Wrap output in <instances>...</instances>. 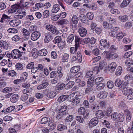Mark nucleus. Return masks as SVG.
Segmentation results:
<instances>
[{"mask_svg":"<svg viewBox=\"0 0 133 133\" xmlns=\"http://www.w3.org/2000/svg\"><path fill=\"white\" fill-rule=\"evenodd\" d=\"M21 23L20 21L17 20H13L11 21L9 24L10 25L13 27L17 26L18 25Z\"/></svg>","mask_w":133,"mask_h":133,"instance_id":"obj_16","label":"nucleus"},{"mask_svg":"<svg viewBox=\"0 0 133 133\" xmlns=\"http://www.w3.org/2000/svg\"><path fill=\"white\" fill-rule=\"evenodd\" d=\"M57 72L58 74V76L60 78H61L63 76V74L62 71V68L61 66L58 67L57 68Z\"/></svg>","mask_w":133,"mask_h":133,"instance_id":"obj_33","label":"nucleus"},{"mask_svg":"<svg viewBox=\"0 0 133 133\" xmlns=\"http://www.w3.org/2000/svg\"><path fill=\"white\" fill-rule=\"evenodd\" d=\"M124 114L122 112L120 113L118 115L117 121L119 122H123L124 120Z\"/></svg>","mask_w":133,"mask_h":133,"instance_id":"obj_35","label":"nucleus"},{"mask_svg":"<svg viewBox=\"0 0 133 133\" xmlns=\"http://www.w3.org/2000/svg\"><path fill=\"white\" fill-rule=\"evenodd\" d=\"M103 80L104 79L102 77H98L95 79V83L96 84H98L101 83H103Z\"/></svg>","mask_w":133,"mask_h":133,"instance_id":"obj_39","label":"nucleus"},{"mask_svg":"<svg viewBox=\"0 0 133 133\" xmlns=\"http://www.w3.org/2000/svg\"><path fill=\"white\" fill-rule=\"evenodd\" d=\"M7 74L9 76L12 77L15 76L16 75V72L13 70H11L8 71Z\"/></svg>","mask_w":133,"mask_h":133,"instance_id":"obj_54","label":"nucleus"},{"mask_svg":"<svg viewBox=\"0 0 133 133\" xmlns=\"http://www.w3.org/2000/svg\"><path fill=\"white\" fill-rule=\"evenodd\" d=\"M109 51H104L102 53V54L104 55L105 54L106 57L108 59H110L112 57V54Z\"/></svg>","mask_w":133,"mask_h":133,"instance_id":"obj_23","label":"nucleus"},{"mask_svg":"<svg viewBox=\"0 0 133 133\" xmlns=\"http://www.w3.org/2000/svg\"><path fill=\"white\" fill-rule=\"evenodd\" d=\"M68 98V95H63L59 97L57 100L59 102H62L67 99Z\"/></svg>","mask_w":133,"mask_h":133,"instance_id":"obj_30","label":"nucleus"},{"mask_svg":"<svg viewBox=\"0 0 133 133\" xmlns=\"http://www.w3.org/2000/svg\"><path fill=\"white\" fill-rule=\"evenodd\" d=\"M74 36L73 34L70 35L67 39V42L68 43H71L74 40Z\"/></svg>","mask_w":133,"mask_h":133,"instance_id":"obj_28","label":"nucleus"},{"mask_svg":"<svg viewBox=\"0 0 133 133\" xmlns=\"http://www.w3.org/2000/svg\"><path fill=\"white\" fill-rule=\"evenodd\" d=\"M117 49V47H116L114 45H112L109 49V51L113 53L116 52Z\"/></svg>","mask_w":133,"mask_h":133,"instance_id":"obj_42","label":"nucleus"},{"mask_svg":"<svg viewBox=\"0 0 133 133\" xmlns=\"http://www.w3.org/2000/svg\"><path fill=\"white\" fill-rule=\"evenodd\" d=\"M97 85L96 87V89L98 90L102 89L104 87L105 84L103 83H101L98 84H96Z\"/></svg>","mask_w":133,"mask_h":133,"instance_id":"obj_31","label":"nucleus"},{"mask_svg":"<svg viewBox=\"0 0 133 133\" xmlns=\"http://www.w3.org/2000/svg\"><path fill=\"white\" fill-rule=\"evenodd\" d=\"M130 0H124L121 4V7L123 8L127 6L130 3Z\"/></svg>","mask_w":133,"mask_h":133,"instance_id":"obj_29","label":"nucleus"},{"mask_svg":"<svg viewBox=\"0 0 133 133\" xmlns=\"http://www.w3.org/2000/svg\"><path fill=\"white\" fill-rule=\"evenodd\" d=\"M81 51H78L77 54V59L79 62H81L82 60V56Z\"/></svg>","mask_w":133,"mask_h":133,"instance_id":"obj_47","label":"nucleus"},{"mask_svg":"<svg viewBox=\"0 0 133 133\" xmlns=\"http://www.w3.org/2000/svg\"><path fill=\"white\" fill-rule=\"evenodd\" d=\"M60 6L59 5L56 4L54 5L51 10L52 12L53 13H56L59 11L60 9Z\"/></svg>","mask_w":133,"mask_h":133,"instance_id":"obj_18","label":"nucleus"},{"mask_svg":"<svg viewBox=\"0 0 133 133\" xmlns=\"http://www.w3.org/2000/svg\"><path fill=\"white\" fill-rule=\"evenodd\" d=\"M16 68L18 70H21L23 69L24 67L23 65L21 63H18L16 65Z\"/></svg>","mask_w":133,"mask_h":133,"instance_id":"obj_41","label":"nucleus"},{"mask_svg":"<svg viewBox=\"0 0 133 133\" xmlns=\"http://www.w3.org/2000/svg\"><path fill=\"white\" fill-rule=\"evenodd\" d=\"M98 119L95 117L92 119L89 123V126L91 127L96 126L98 123Z\"/></svg>","mask_w":133,"mask_h":133,"instance_id":"obj_11","label":"nucleus"},{"mask_svg":"<svg viewBox=\"0 0 133 133\" xmlns=\"http://www.w3.org/2000/svg\"><path fill=\"white\" fill-rule=\"evenodd\" d=\"M97 5L95 3H92L90 4V9L93 10H95L97 9Z\"/></svg>","mask_w":133,"mask_h":133,"instance_id":"obj_52","label":"nucleus"},{"mask_svg":"<svg viewBox=\"0 0 133 133\" xmlns=\"http://www.w3.org/2000/svg\"><path fill=\"white\" fill-rule=\"evenodd\" d=\"M69 55L67 53L64 54L62 56V61L63 62H67L68 61Z\"/></svg>","mask_w":133,"mask_h":133,"instance_id":"obj_32","label":"nucleus"},{"mask_svg":"<svg viewBox=\"0 0 133 133\" xmlns=\"http://www.w3.org/2000/svg\"><path fill=\"white\" fill-rule=\"evenodd\" d=\"M92 52L93 54L96 56H97L100 54L99 50L98 48H96L92 50Z\"/></svg>","mask_w":133,"mask_h":133,"instance_id":"obj_58","label":"nucleus"},{"mask_svg":"<svg viewBox=\"0 0 133 133\" xmlns=\"http://www.w3.org/2000/svg\"><path fill=\"white\" fill-rule=\"evenodd\" d=\"M66 128V127L65 125L63 124H60L58 125L57 129L59 131H62L65 129Z\"/></svg>","mask_w":133,"mask_h":133,"instance_id":"obj_46","label":"nucleus"},{"mask_svg":"<svg viewBox=\"0 0 133 133\" xmlns=\"http://www.w3.org/2000/svg\"><path fill=\"white\" fill-rule=\"evenodd\" d=\"M117 67V64L115 62H112L109 64L108 67V70L109 72H113Z\"/></svg>","mask_w":133,"mask_h":133,"instance_id":"obj_10","label":"nucleus"},{"mask_svg":"<svg viewBox=\"0 0 133 133\" xmlns=\"http://www.w3.org/2000/svg\"><path fill=\"white\" fill-rule=\"evenodd\" d=\"M128 16L127 15L120 16L118 17V19L122 22H124L128 19Z\"/></svg>","mask_w":133,"mask_h":133,"instance_id":"obj_34","label":"nucleus"},{"mask_svg":"<svg viewBox=\"0 0 133 133\" xmlns=\"http://www.w3.org/2000/svg\"><path fill=\"white\" fill-rule=\"evenodd\" d=\"M31 53L33 56H35L36 55H38V50L36 48L33 49L32 50Z\"/></svg>","mask_w":133,"mask_h":133,"instance_id":"obj_53","label":"nucleus"},{"mask_svg":"<svg viewBox=\"0 0 133 133\" xmlns=\"http://www.w3.org/2000/svg\"><path fill=\"white\" fill-rule=\"evenodd\" d=\"M49 15V10H46L43 12V17L44 18H46L48 17Z\"/></svg>","mask_w":133,"mask_h":133,"instance_id":"obj_59","label":"nucleus"},{"mask_svg":"<svg viewBox=\"0 0 133 133\" xmlns=\"http://www.w3.org/2000/svg\"><path fill=\"white\" fill-rule=\"evenodd\" d=\"M32 89L31 88H28L25 89L23 90L22 92L24 94H26L31 92L32 91Z\"/></svg>","mask_w":133,"mask_h":133,"instance_id":"obj_56","label":"nucleus"},{"mask_svg":"<svg viewBox=\"0 0 133 133\" xmlns=\"http://www.w3.org/2000/svg\"><path fill=\"white\" fill-rule=\"evenodd\" d=\"M78 32L80 36L83 37L85 36L87 34V30L84 28L82 27L78 30Z\"/></svg>","mask_w":133,"mask_h":133,"instance_id":"obj_14","label":"nucleus"},{"mask_svg":"<svg viewBox=\"0 0 133 133\" xmlns=\"http://www.w3.org/2000/svg\"><path fill=\"white\" fill-rule=\"evenodd\" d=\"M7 31L8 32L13 34L17 33L18 32L17 30L14 28H9L8 30Z\"/></svg>","mask_w":133,"mask_h":133,"instance_id":"obj_50","label":"nucleus"},{"mask_svg":"<svg viewBox=\"0 0 133 133\" xmlns=\"http://www.w3.org/2000/svg\"><path fill=\"white\" fill-rule=\"evenodd\" d=\"M28 98V95L27 94H24L21 97V99L24 101H25Z\"/></svg>","mask_w":133,"mask_h":133,"instance_id":"obj_64","label":"nucleus"},{"mask_svg":"<svg viewBox=\"0 0 133 133\" xmlns=\"http://www.w3.org/2000/svg\"><path fill=\"white\" fill-rule=\"evenodd\" d=\"M78 21L77 17L75 15H73L72 17L71 21L72 22L75 24H77Z\"/></svg>","mask_w":133,"mask_h":133,"instance_id":"obj_37","label":"nucleus"},{"mask_svg":"<svg viewBox=\"0 0 133 133\" xmlns=\"http://www.w3.org/2000/svg\"><path fill=\"white\" fill-rule=\"evenodd\" d=\"M69 22L68 21L65 19H63L60 20L59 21V24L61 25H63L68 23Z\"/></svg>","mask_w":133,"mask_h":133,"instance_id":"obj_62","label":"nucleus"},{"mask_svg":"<svg viewBox=\"0 0 133 133\" xmlns=\"http://www.w3.org/2000/svg\"><path fill=\"white\" fill-rule=\"evenodd\" d=\"M74 84V82L73 81H70L66 84H65V89H68L71 88Z\"/></svg>","mask_w":133,"mask_h":133,"instance_id":"obj_26","label":"nucleus"},{"mask_svg":"<svg viewBox=\"0 0 133 133\" xmlns=\"http://www.w3.org/2000/svg\"><path fill=\"white\" fill-rule=\"evenodd\" d=\"M100 44V47H101V46H103L104 48L106 47L108 48L110 45L109 42H107V40L105 39L101 40Z\"/></svg>","mask_w":133,"mask_h":133,"instance_id":"obj_13","label":"nucleus"},{"mask_svg":"<svg viewBox=\"0 0 133 133\" xmlns=\"http://www.w3.org/2000/svg\"><path fill=\"white\" fill-rule=\"evenodd\" d=\"M107 93L105 91H102L99 93L98 95V97L100 99L105 98L107 96Z\"/></svg>","mask_w":133,"mask_h":133,"instance_id":"obj_20","label":"nucleus"},{"mask_svg":"<svg viewBox=\"0 0 133 133\" xmlns=\"http://www.w3.org/2000/svg\"><path fill=\"white\" fill-rule=\"evenodd\" d=\"M49 118L45 117L42 118L41 121V123L42 124L46 123L49 120Z\"/></svg>","mask_w":133,"mask_h":133,"instance_id":"obj_63","label":"nucleus"},{"mask_svg":"<svg viewBox=\"0 0 133 133\" xmlns=\"http://www.w3.org/2000/svg\"><path fill=\"white\" fill-rule=\"evenodd\" d=\"M12 90V88L11 87H6L2 90V91L4 93H8L10 91H11Z\"/></svg>","mask_w":133,"mask_h":133,"instance_id":"obj_51","label":"nucleus"},{"mask_svg":"<svg viewBox=\"0 0 133 133\" xmlns=\"http://www.w3.org/2000/svg\"><path fill=\"white\" fill-rule=\"evenodd\" d=\"M19 9V6L17 5H14L11 6L10 8L8 10L9 12L10 13L15 12L17 11Z\"/></svg>","mask_w":133,"mask_h":133,"instance_id":"obj_15","label":"nucleus"},{"mask_svg":"<svg viewBox=\"0 0 133 133\" xmlns=\"http://www.w3.org/2000/svg\"><path fill=\"white\" fill-rule=\"evenodd\" d=\"M80 68L78 66H74L72 67L70 70V71L72 73H77L79 70Z\"/></svg>","mask_w":133,"mask_h":133,"instance_id":"obj_36","label":"nucleus"},{"mask_svg":"<svg viewBox=\"0 0 133 133\" xmlns=\"http://www.w3.org/2000/svg\"><path fill=\"white\" fill-rule=\"evenodd\" d=\"M118 115L117 112H114L111 116V118L113 120L117 121Z\"/></svg>","mask_w":133,"mask_h":133,"instance_id":"obj_49","label":"nucleus"},{"mask_svg":"<svg viewBox=\"0 0 133 133\" xmlns=\"http://www.w3.org/2000/svg\"><path fill=\"white\" fill-rule=\"evenodd\" d=\"M125 114L127 115V120L129 122L131 118V113L128 109L124 110Z\"/></svg>","mask_w":133,"mask_h":133,"instance_id":"obj_17","label":"nucleus"},{"mask_svg":"<svg viewBox=\"0 0 133 133\" xmlns=\"http://www.w3.org/2000/svg\"><path fill=\"white\" fill-rule=\"evenodd\" d=\"M23 35V37L25 40H27L29 38L30 34L29 31L23 28L21 30Z\"/></svg>","mask_w":133,"mask_h":133,"instance_id":"obj_7","label":"nucleus"},{"mask_svg":"<svg viewBox=\"0 0 133 133\" xmlns=\"http://www.w3.org/2000/svg\"><path fill=\"white\" fill-rule=\"evenodd\" d=\"M107 86L108 88L111 89L114 86V83L111 81H109L107 83Z\"/></svg>","mask_w":133,"mask_h":133,"instance_id":"obj_60","label":"nucleus"},{"mask_svg":"<svg viewBox=\"0 0 133 133\" xmlns=\"http://www.w3.org/2000/svg\"><path fill=\"white\" fill-rule=\"evenodd\" d=\"M46 28L47 29L51 32L54 35H56L58 34L59 32L56 27L52 25H47Z\"/></svg>","mask_w":133,"mask_h":133,"instance_id":"obj_4","label":"nucleus"},{"mask_svg":"<svg viewBox=\"0 0 133 133\" xmlns=\"http://www.w3.org/2000/svg\"><path fill=\"white\" fill-rule=\"evenodd\" d=\"M57 89L58 90H61L63 89L64 87L65 88V84L64 83H62L59 84H58L57 85Z\"/></svg>","mask_w":133,"mask_h":133,"instance_id":"obj_55","label":"nucleus"},{"mask_svg":"<svg viewBox=\"0 0 133 133\" xmlns=\"http://www.w3.org/2000/svg\"><path fill=\"white\" fill-rule=\"evenodd\" d=\"M56 94L55 92L53 91H49L46 94L47 99L54 98L56 95Z\"/></svg>","mask_w":133,"mask_h":133,"instance_id":"obj_21","label":"nucleus"},{"mask_svg":"<svg viewBox=\"0 0 133 133\" xmlns=\"http://www.w3.org/2000/svg\"><path fill=\"white\" fill-rule=\"evenodd\" d=\"M67 109H55L54 110L56 112H58L56 119L57 120L61 119L63 115L67 114H68Z\"/></svg>","mask_w":133,"mask_h":133,"instance_id":"obj_1","label":"nucleus"},{"mask_svg":"<svg viewBox=\"0 0 133 133\" xmlns=\"http://www.w3.org/2000/svg\"><path fill=\"white\" fill-rule=\"evenodd\" d=\"M122 81L119 78L117 79L115 81V85L117 87H119L122 84Z\"/></svg>","mask_w":133,"mask_h":133,"instance_id":"obj_45","label":"nucleus"},{"mask_svg":"<svg viewBox=\"0 0 133 133\" xmlns=\"http://www.w3.org/2000/svg\"><path fill=\"white\" fill-rule=\"evenodd\" d=\"M18 49H14L12 51V58L14 59L21 58L24 52H21Z\"/></svg>","mask_w":133,"mask_h":133,"instance_id":"obj_3","label":"nucleus"},{"mask_svg":"<svg viewBox=\"0 0 133 133\" xmlns=\"http://www.w3.org/2000/svg\"><path fill=\"white\" fill-rule=\"evenodd\" d=\"M80 96H79L78 95H77V94L75 97H71V98H72V99L71 100L72 102L71 103L70 102H68L66 104L68 103V105H69L68 107H69L70 105L69 104V103H71L72 105H77V104L80 101Z\"/></svg>","mask_w":133,"mask_h":133,"instance_id":"obj_5","label":"nucleus"},{"mask_svg":"<svg viewBox=\"0 0 133 133\" xmlns=\"http://www.w3.org/2000/svg\"><path fill=\"white\" fill-rule=\"evenodd\" d=\"M6 3L4 2H0V10L5 9L6 8Z\"/></svg>","mask_w":133,"mask_h":133,"instance_id":"obj_61","label":"nucleus"},{"mask_svg":"<svg viewBox=\"0 0 133 133\" xmlns=\"http://www.w3.org/2000/svg\"><path fill=\"white\" fill-rule=\"evenodd\" d=\"M2 47L3 49L6 50H9L10 48V47L8 43L5 41H3V44Z\"/></svg>","mask_w":133,"mask_h":133,"instance_id":"obj_44","label":"nucleus"},{"mask_svg":"<svg viewBox=\"0 0 133 133\" xmlns=\"http://www.w3.org/2000/svg\"><path fill=\"white\" fill-rule=\"evenodd\" d=\"M122 71V67L119 66L116 70L115 75L117 76H119L121 74Z\"/></svg>","mask_w":133,"mask_h":133,"instance_id":"obj_38","label":"nucleus"},{"mask_svg":"<svg viewBox=\"0 0 133 133\" xmlns=\"http://www.w3.org/2000/svg\"><path fill=\"white\" fill-rule=\"evenodd\" d=\"M47 53V50L45 49H44L38 51V55L40 56H45Z\"/></svg>","mask_w":133,"mask_h":133,"instance_id":"obj_25","label":"nucleus"},{"mask_svg":"<svg viewBox=\"0 0 133 133\" xmlns=\"http://www.w3.org/2000/svg\"><path fill=\"white\" fill-rule=\"evenodd\" d=\"M132 88L128 87V86L126 87L123 85V90L122 92L124 95H126L130 93H131L132 92Z\"/></svg>","mask_w":133,"mask_h":133,"instance_id":"obj_12","label":"nucleus"},{"mask_svg":"<svg viewBox=\"0 0 133 133\" xmlns=\"http://www.w3.org/2000/svg\"><path fill=\"white\" fill-rule=\"evenodd\" d=\"M19 99L18 95L14 94L11 98V101L13 103H15L17 102Z\"/></svg>","mask_w":133,"mask_h":133,"instance_id":"obj_24","label":"nucleus"},{"mask_svg":"<svg viewBox=\"0 0 133 133\" xmlns=\"http://www.w3.org/2000/svg\"><path fill=\"white\" fill-rule=\"evenodd\" d=\"M83 104L84 105V106L86 108H92V106H91V107L90 106V104L89 103V102L87 100H85L83 103Z\"/></svg>","mask_w":133,"mask_h":133,"instance_id":"obj_57","label":"nucleus"},{"mask_svg":"<svg viewBox=\"0 0 133 133\" xmlns=\"http://www.w3.org/2000/svg\"><path fill=\"white\" fill-rule=\"evenodd\" d=\"M41 35V34L39 31H36L31 34V38L32 41H35L39 38Z\"/></svg>","mask_w":133,"mask_h":133,"instance_id":"obj_8","label":"nucleus"},{"mask_svg":"<svg viewBox=\"0 0 133 133\" xmlns=\"http://www.w3.org/2000/svg\"><path fill=\"white\" fill-rule=\"evenodd\" d=\"M78 112L80 115H83L84 118H87L89 114V111L87 109H79Z\"/></svg>","mask_w":133,"mask_h":133,"instance_id":"obj_6","label":"nucleus"},{"mask_svg":"<svg viewBox=\"0 0 133 133\" xmlns=\"http://www.w3.org/2000/svg\"><path fill=\"white\" fill-rule=\"evenodd\" d=\"M52 39L51 34L50 32H46L44 34V42L45 43H47L50 42Z\"/></svg>","mask_w":133,"mask_h":133,"instance_id":"obj_9","label":"nucleus"},{"mask_svg":"<svg viewBox=\"0 0 133 133\" xmlns=\"http://www.w3.org/2000/svg\"><path fill=\"white\" fill-rule=\"evenodd\" d=\"M125 64L126 65L130 66L133 64V60L131 59L128 58L125 61Z\"/></svg>","mask_w":133,"mask_h":133,"instance_id":"obj_43","label":"nucleus"},{"mask_svg":"<svg viewBox=\"0 0 133 133\" xmlns=\"http://www.w3.org/2000/svg\"><path fill=\"white\" fill-rule=\"evenodd\" d=\"M79 18L81 22L84 23H86L88 21V19L85 15L81 14L79 15Z\"/></svg>","mask_w":133,"mask_h":133,"instance_id":"obj_27","label":"nucleus"},{"mask_svg":"<svg viewBox=\"0 0 133 133\" xmlns=\"http://www.w3.org/2000/svg\"><path fill=\"white\" fill-rule=\"evenodd\" d=\"M31 3L30 2H27L24 3L22 5L23 8L25 9H27L31 6Z\"/></svg>","mask_w":133,"mask_h":133,"instance_id":"obj_40","label":"nucleus"},{"mask_svg":"<svg viewBox=\"0 0 133 133\" xmlns=\"http://www.w3.org/2000/svg\"><path fill=\"white\" fill-rule=\"evenodd\" d=\"M48 124L51 129L53 130L56 128V125L54 123H53L51 121H49Z\"/></svg>","mask_w":133,"mask_h":133,"instance_id":"obj_48","label":"nucleus"},{"mask_svg":"<svg viewBox=\"0 0 133 133\" xmlns=\"http://www.w3.org/2000/svg\"><path fill=\"white\" fill-rule=\"evenodd\" d=\"M124 79L127 80V81L124 82L123 85L125 86H128L129 84L133 87V77L132 74H127L124 77Z\"/></svg>","mask_w":133,"mask_h":133,"instance_id":"obj_2","label":"nucleus"},{"mask_svg":"<svg viewBox=\"0 0 133 133\" xmlns=\"http://www.w3.org/2000/svg\"><path fill=\"white\" fill-rule=\"evenodd\" d=\"M96 118L98 119L102 118L104 114L103 112L101 110H98L96 112Z\"/></svg>","mask_w":133,"mask_h":133,"instance_id":"obj_22","label":"nucleus"},{"mask_svg":"<svg viewBox=\"0 0 133 133\" xmlns=\"http://www.w3.org/2000/svg\"><path fill=\"white\" fill-rule=\"evenodd\" d=\"M59 104L58 103H55L54 104L53 106L56 108H60V107H61V108H67L69 105H68V103H65L63 105L61 106L59 105Z\"/></svg>","mask_w":133,"mask_h":133,"instance_id":"obj_19","label":"nucleus"}]
</instances>
